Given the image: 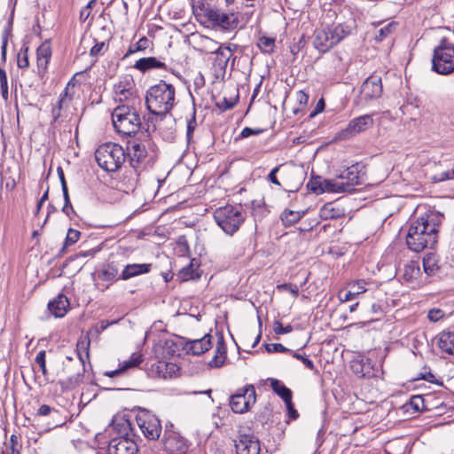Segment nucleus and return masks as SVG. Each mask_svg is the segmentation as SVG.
Masks as SVG:
<instances>
[{"mask_svg":"<svg viewBox=\"0 0 454 454\" xmlns=\"http://www.w3.org/2000/svg\"><path fill=\"white\" fill-rule=\"evenodd\" d=\"M441 217L437 213H426L412 220L406 235L409 249L419 253L427 247H434L437 242Z\"/></svg>","mask_w":454,"mask_h":454,"instance_id":"obj_1","label":"nucleus"},{"mask_svg":"<svg viewBox=\"0 0 454 454\" xmlns=\"http://www.w3.org/2000/svg\"><path fill=\"white\" fill-rule=\"evenodd\" d=\"M176 90L172 84L164 81L151 86L146 91L145 104L151 114L165 115L175 106Z\"/></svg>","mask_w":454,"mask_h":454,"instance_id":"obj_2","label":"nucleus"},{"mask_svg":"<svg viewBox=\"0 0 454 454\" xmlns=\"http://www.w3.org/2000/svg\"><path fill=\"white\" fill-rule=\"evenodd\" d=\"M247 218V214L240 204L225 205L216 208L214 219L222 231L229 236H233Z\"/></svg>","mask_w":454,"mask_h":454,"instance_id":"obj_3","label":"nucleus"},{"mask_svg":"<svg viewBox=\"0 0 454 454\" xmlns=\"http://www.w3.org/2000/svg\"><path fill=\"white\" fill-rule=\"evenodd\" d=\"M98 165L107 172H114L121 168L126 160L124 148L116 143H105L95 152Z\"/></svg>","mask_w":454,"mask_h":454,"instance_id":"obj_4","label":"nucleus"},{"mask_svg":"<svg viewBox=\"0 0 454 454\" xmlns=\"http://www.w3.org/2000/svg\"><path fill=\"white\" fill-rule=\"evenodd\" d=\"M114 129L124 136L135 135L141 127L138 113L129 105H120L112 113Z\"/></svg>","mask_w":454,"mask_h":454,"instance_id":"obj_5","label":"nucleus"},{"mask_svg":"<svg viewBox=\"0 0 454 454\" xmlns=\"http://www.w3.org/2000/svg\"><path fill=\"white\" fill-rule=\"evenodd\" d=\"M204 16L214 27L223 31H233L240 23L238 7L207 8L204 11Z\"/></svg>","mask_w":454,"mask_h":454,"instance_id":"obj_6","label":"nucleus"},{"mask_svg":"<svg viewBox=\"0 0 454 454\" xmlns=\"http://www.w3.org/2000/svg\"><path fill=\"white\" fill-rule=\"evenodd\" d=\"M432 69L440 74H449L454 71V45L443 38L434 48Z\"/></svg>","mask_w":454,"mask_h":454,"instance_id":"obj_7","label":"nucleus"},{"mask_svg":"<svg viewBox=\"0 0 454 454\" xmlns=\"http://www.w3.org/2000/svg\"><path fill=\"white\" fill-rule=\"evenodd\" d=\"M256 394L253 385L239 389L230 398V406L235 413H245L255 403Z\"/></svg>","mask_w":454,"mask_h":454,"instance_id":"obj_8","label":"nucleus"},{"mask_svg":"<svg viewBox=\"0 0 454 454\" xmlns=\"http://www.w3.org/2000/svg\"><path fill=\"white\" fill-rule=\"evenodd\" d=\"M138 427L144 435L150 440L159 438L161 432V425L159 419L145 409H140L136 416Z\"/></svg>","mask_w":454,"mask_h":454,"instance_id":"obj_9","label":"nucleus"},{"mask_svg":"<svg viewBox=\"0 0 454 454\" xmlns=\"http://www.w3.org/2000/svg\"><path fill=\"white\" fill-rule=\"evenodd\" d=\"M373 124L372 117L369 114H364L351 120L348 127L340 130L336 138L340 140L348 139L372 127Z\"/></svg>","mask_w":454,"mask_h":454,"instance_id":"obj_10","label":"nucleus"},{"mask_svg":"<svg viewBox=\"0 0 454 454\" xmlns=\"http://www.w3.org/2000/svg\"><path fill=\"white\" fill-rule=\"evenodd\" d=\"M381 77L378 74L369 76L361 85L360 99L365 102L374 100L382 95Z\"/></svg>","mask_w":454,"mask_h":454,"instance_id":"obj_11","label":"nucleus"},{"mask_svg":"<svg viewBox=\"0 0 454 454\" xmlns=\"http://www.w3.org/2000/svg\"><path fill=\"white\" fill-rule=\"evenodd\" d=\"M138 447L131 435L113 438L108 443L107 454H137Z\"/></svg>","mask_w":454,"mask_h":454,"instance_id":"obj_12","label":"nucleus"},{"mask_svg":"<svg viewBox=\"0 0 454 454\" xmlns=\"http://www.w3.org/2000/svg\"><path fill=\"white\" fill-rule=\"evenodd\" d=\"M402 278L413 289L419 288L427 282V278H423L419 263L416 261H411L403 266Z\"/></svg>","mask_w":454,"mask_h":454,"instance_id":"obj_13","label":"nucleus"},{"mask_svg":"<svg viewBox=\"0 0 454 454\" xmlns=\"http://www.w3.org/2000/svg\"><path fill=\"white\" fill-rule=\"evenodd\" d=\"M128 151L130 165L135 169L143 168L150 157L145 145L138 140L129 141Z\"/></svg>","mask_w":454,"mask_h":454,"instance_id":"obj_14","label":"nucleus"},{"mask_svg":"<svg viewBox=\"0 0 454 454\" xmlns=\"http://www.w3.org/2000/svg\"><path fill=\"white\" fill-rule=\"evenodd\" d=\"M163 446L169 454H186L189 448L187 440L176 432L165 433Z\"/></svg>","mask_w":454,"mask_h":454,"instance_id":"obj_15","label":"nucleus"},{"mask_svg":"<svg viewBox=\"0 0 454 454\" xmlns=\"http://www.w3.org/2000/svg\"><path fill=\"white\" fill-rule=\"evenodd\" d=\"M337 176L340 180L343 181L345 192H349L354 190L356 185L362 184L363 174L361 173L360 166L355 164L341 170Z\"/></svg>","mask_w":454,"mask_h":454,"instance_id":"obj_16","label":"nucleus"},{"mask_svg":"<svg viewBox=\"0 0 454 454\" xmlns=\"http://www.w3.org/2000/svg\"><path fill=\"white\" fill-rule=\"evenodd\" d=\"M356 26V20L351 13H349V17L346 21L338 22L333 26H328L329 30L332 32L335 44L348 36L352 32V30L355 29Z\"/></svg>","mask_w":454,"mask_h":454,"instance_id":"obj_17","label":"nucleus"},{"mask_svg":"<svg viewBox=\"0 0 454 454\" xmlns=\"http://www.w3.org/2000/svg\"><path fill=\"white\" fill-rule=\"evenodd\" d=\"M313 44L320 52H326L335 45L332 32L328 27L315 31Z\"/></svg>","mask_w":454,"mask_h":454,"instance_id":"obj_18","label":"nucleus"},{"mask_svg":"<svg viewBox=\"0 0 454 454\" xmlns=\"http://www.w3.org/2000/svg\"><path fill=\"white\" fill-rule=\"evenodd\" d=\"M114 90L115 100L122 102L136 98L133 90V79L130 76H125L121 81L114 85Z\"/></svg>","mask_w":454,"mask_h":454,"instance_id":"obj_19","label":"nucleus"},{"mask_svg":"<svg viewBox=\"0 0 454 454\" xmlns=\"http://www.w3.org/2000/svg\"><path fill=\"white\" fill-rule=\"evenodd\" d=\"M237 454H260L261 447L258 439L254 435H241L235 443Z\"/></svg>","mask_w":454,"mask_h":454,"instance_id":"obj_20","label":"nucleus"},{"mask_svg":"<svg viewBox=\"0 0 454 454\" xmlns=\"http://www.w3.org/2000/svg\"><path fill=\"white\" fill-rule=\"evenodd\" d=\"M366 285L367 283L364 279L349 283L346 290L339 293L340 300L341 301H348L356 299L359 294H364L367 290Z\"/></svg>","mask_w":454,"mask_h":454,"instance_id":"obj_21","label":"nucleus"},{"mask_svg":"<svg viewBox=\"0 0 454 454\" xmlns=\"http://www.w3.org/2000/svg\"><path fill=\"white\" fill-rule=\"evenodd\" d=\"M212 335L205 334L201 339H196L186 342V348L189 353L200 356L209 350L212 347Z\"/></svg>","mask_w":454,"mask_h":454,"instance_id":"obj_22","label":"nucleus"},{"mask_svg":"<svg viewBox=\"0 0 454 454\" xmlns=\"http://www.w3.org/2000/svg\"><path fill=\"white\" fill-rule=\"evenodd\" d=\"M69 306V300L62 294H59L48 303V309L55 317H63L67 314Z\"/></svg>","mask_w":454,"mask_h":454,"instance_id":"obj_23","label":"nucleus"},{"mask_svg":"<svg viewBox=\"0 0 454 454\" xmlns=\"http://www.w3.org/2000/svg\"><path fill=\"white\" fill-rule=\"evenodd\" d=\"M151 263H131L127 264L122 270L120 279L128 280L143 274H146L151 270Z\"/></svg>","mask_w":454,"mask_h":454,"instance_id":"obj_24","label":"nucleus"},{"mask_svg":"<svg viewBox=\"0 0 454 454\" xmlns=\"http://www.w3.org/2000/svg\"><path fill=\"white\" fill-rule=\"evenodd\" d=\"M435 339L436 345L442 352L454 356V332L442 331Z\"/></svg>","mask_w":454,"mask_h":454,"instance_id":"obj_25","label":"nucleus"},{"mask_svg":"<svg viewBox=\"0 0 454 454\" xmlns=\"http://www.w3.org/2000/svg\"><path fill=\"white\" fill-rule=\"evenodd\" d=\"M237 48L236 44H230L225 46L223 44H220L214 53L215 54V63L219 67L220 69L225 70L227 67L228 62L231 58L233 56V50Z\"/></svg>","mask_w":454,"mask_h":454,"instance_id":"obj_26","label":"nucleus"},{"mask_svg":"<svg viewBox=\"0 0 454 454\" xmlns=\"http://www.w3.org/2000/svg\"><path fill=\"white\" fill-rule=\"evenodd\" d=\"M193 40L196 43L195 49L206 54H214L219 46L216 41L202 35H195Z\"/></svg>","mask_w":454,"mask_h":454,"instance_id":"obj_27","label":"nucleus"},{"mask_svg":"<svg viewBox=\"0 0 454 454\" xmlns=\"http://www.w3.org/2000/svg\"><path fill=\"white\" fill-rule=\"evenodd\" d=\"M111 426L119 436L133 435L131 422L125 415L114 417Z\"/></svg>","mask_w":454,"mask_h":454,"instance_id":"obj_28","label":"nucleus"},{"mask_svg":"<svg viewBox=\"0 0 454 454\" xmlns=\"http://www.w3.org/2000/svg\"><path fill=\"white\" fill-rule=\"evenodd\" d=\"M200 263L196 259H192L186 266L183 267L177 276L181 281L198 279L200 277L199 272Z\"/></svg>","mask_w":454,"mask_h":454,"instance_id":"obj_29","label":"nucleus"},{"mask_svg":"<svg viewBox=\"0 0 454 454\" xmlns=\"http://www.w3.org/2000/svg\"><path fill=\"white\" fill-rule=\"evenodd\" d=\"M226 359V346L223 336L221 335L217 340L215 355L213 358L208 362V365L211 368H219L223 365Z\"/></svg>","mask_w":454,"mask_h":454,"instance_id":"obj_30","label":"nucleus"},{"mask_svg":"<svg viewBox=\"0 0 454 454\" xmlns=\"http://www.w3.org/2000/svg\"><path fill=\"white\" fill-rule=\"evenodd\" d=\"M268 380L270 381L273 392L278 395L284 403L292 399L293 394L291 389L286 387L282 381L274 378H270Z\"/></svg>","mask_w":454,"mask_h":454,"instance_id":"obj_31","label":"nucleus"},{"mask_svg":"<svg viewBox=\"0 0 454 454\" xmlns=\"http://www.w3.org/2000/svg\"><path fill=\"white\" fill-rule=\"evenodd\" d=\"M134 67L143 73L153 68H163L165 64L154 57L139 59L134 65Z\"/></svg>","mask_w":454,"mask_h":454,"instance_id":"obj_32","label":"nucleus"},{"mask_svg":"<svg viewBox=\"0 0 454 454\" xmlns=\"http://www.w3.org/2000/svg\"><path fill=\"white\" fill-rule=\"evenodd\" d=\"M37 66L39 68L45 69L51 57V49L49 43H42L36 51Z\"/></svg>","mask_w":454,"mask_h":454,"instance_id":"obj_33","label":"nucleus"},{"mask_svg":"<svg viewBox=\"0 0 454 454\" xmlns=\"http://www.w3.org/2000/svg\"><path fill=\"white\" fill-rule=\"evenodd\" d=\"M177 371L178 367L176 366V364L173 363L160 361L156 364V372H158L160 377H162L164 379L168 377L172 378L173 376H176Z\"/></svg>","mask_w":454,"mask_h":454,"instance_id":"obj_34","label":"nucleus"},{"mask_svg":"<svg viewBox=\"0 0 454 454\" xmlns=\"http://www.w3.org/2000/svg\"><path fill=\"white\" fill-rule=\"evenodd\" d=\"M90 344L89 337L81 338L76 344L77 356L83 365L90 356Z\"/></svg>","mask_w":454,"mask_h":454,"instance_id":"obj_35","label":"nucleus"},{"mask_svg":"<svg viewBox=\"0 0 454 454\" xmlns=\"http://www.w3.org/2000/svg\"><path fill=\"white\" fill-rule=\"evenodd\" d=\"M342 193L346 192L344 190L343 181L340 180L338 176L333 179H325L324 182V193Z\"/></svg>","mask_w":454,"mask_h":454,"instance_id":"obj_36","label":"nucleus"},{"mask_svg":"<svg viewBox=\"0 0 454 454\" xmlns=\"http://www.w3.org/2000/svg\"><path fill=\"white\" fill-rule=\"evenodd\" d=\"M424 271L427 276H433L439 270L438 261L433 254H427L423 259Z\"/></svg>","mask_w":454,"mask_h":454,"instance_id":"obj_37","label":"nucleus"},{"mask_svg":"<svg viewBox=\"0 0 454 454\" xmlns=\"http://www.w3.org/2000/svg\"><path fill=\"white\" fill-rule=\"evenodd\" d=\"M304 215V212L286 209L281 214V220L286 226H290L297 223Z\"/></svg>","mask_w":454,"mask_h":454,"instance_id":"obj_38","label":"nucleus"},{"mask_svg":"<svg viewBox=\"0 0 454 454\" xmlns=\"http://www.w3.org/2000/svg\"><path fill=\"white\" fill-rule=\"evenodd\" d=\"M340 209L334 208L332 203H327L320 209V217L324 220L337 219L341 216Z\"/></svg>","mask_w":454,"mask_h":454,"instance_id":"obj_39","label":"nucleus"},{"mask_svg":"<svg viewBox=\"0 0 454 454\" xmlns=\"http://www.w3.org/2000/svg\"><path fill=\"white\" fill-rule=\"evenodd\" d=\"M396 23L389 22L384 25L383 27H380L376 31L375 39L377 41H383L384 39H386L394 33V31L396 29Z\"/></svg>","mask_w":454,"mask_h":454,"instance_id":"obj_40","label":"nucleus"},{"mask_svg":"<svg viewBox=\"0 0 454 454\" xmlns=\"http://www.w3.org/2000/svg\"><path fill=\"white\" fill-rule=\"evenodd\" d=\"M142 361L143 356L141 354L133 353L128 360L121 363L119 365L123 373L128 369L137 367L142 363Z\"/></svg>","mask_w":454,"mask_h":454,"instance_id":"obj_41","label":"nucleus"},{"mask_svg":"<svg viewBox=\"0 0 454 454\" xmlns=\"http://www.w3.org/2000/svg\"><path fill=\"white\" fill-rule=\"evenodd\" d=\"M324 182L325 178L319 176H312L309 181L307 186L314 193L322 194L324 193Z\"/></svg>","mask_w":454,"mask_h":454,"instance_id":"obj_42","label":"nucleus"},{"mask_svg":"<svg viewBox=\"0 0 454 454\" xmlns=\"http://www.w3.org/2000/svg\"><path fill=\"white\" fill-rule=\"evenodd\" d=\"M81 232L74 229H69L67 233L65 243L59 251V254L65 253L67 247L74 245L80 239Z\"/></svg>","mask_w":454,"mask_h":454,"instance_id":"obj_43","label":"nucleus"},{"mask_svg":"<svg viewBox=\"0 0 454 454\" xmlns=\"http://www.w3.org/2000/svg\"><path fill=\"white\" fill-rule=\"evenodd\" d=\"M118 275L117 268L113 264H108L98 274V277L104 281H112Z\"/></svg>","mask_w":454,"mask_h":454,"instance_id":"obj_44","label":"nucleus"},{"mask_svg":"<svg viewBox=\"0 0 454 454\" xmlns=\"http://www.w3.org/2000/svg\"><path fill=\"white\" fill-rule=\"evenodd\" d=\"M149 40L146 37L140 38L136 43L129 46L128 51L125 54V57H128L133 53L137 51H145L148 48Z\"/></svg>","mask_w":454,"mask_h":454,"instance_id":"obj_45","label":"nucleus"},{"mask_svg":"<svg viewBox=\"0 0 454 454\" xmlns=\"http://www.w3.org/2000/svg\"><path fill=\"white\" fill-rule=\"evenodd\" d=\"M275 46V40L270 37L262 36L259 39L258 47L262 51L270 53L273 51Z\"/></svg>","mask_w":454,"mask_h":454,"instance_id":"obj_46","label":"nucleus"},{"mask_svg":"<svg viewBox=\"0 0 454 454\" xmlns=\"http://www.w3.org/2000/svg\"><path fill=\"white\" fill-rule=\"evenodd\" d=\"M266 211L267 210H266L265 207L262 204H261L260 202H256V201L252 202L251 214L254 215V221L262 219V216L265 215Z\"/></svg>","mask_w":454,"mask_h":454,"instance_id":"obj_47","label":"nucleus"},{"mask_svg":"<svg viewBox=\"0 0 454 454\" xmlns=\"http://www.w3.org/2000/svg\"><path fill=\"white\" fill-rule=\"evenodd\" d=\"M197 127V121H196V113L195 110H193L191 119L187 122V129H186V138L187 141L190 142L192 134Z\"/></svg>","mask_w":454,"mask_h":454,"instance_id":"obj_48","label":"nucleus"},{"mask_svg":"<svg viewBox=\"0 0 454 454\" xmlns=\"http://www.w3.org/2000/svg\"><path fill=\"white\" fill-rule=\"evenodd\" d=\"M69 104L66 99L59 98L57 106L52 108V116L55 121L61 116V111L67 108Z\"/></svg>","mask_w":454,"mask_h":454,"instance_id":"obj_49","label":"nucleus"},{"mask_svg":"<svg viewBox=\"0 0 454 454\" xmlns=\"http://www.w3.org/2000/svg\"><path fill=\"white\" fill-rule=\"evenodd\" d=\"M265 348H266L267 352H269V353H274V352L291 353V352H293L291 349L286 348L285 346H283L280 343L265 344Z\"/></svg>","mask_w":454,"mask_h":454,"instance_id":"obj_50","label":"nucleus"},{"mask_svg":"<svg viewBox=\"0 0 454 454\" xmlns=\"http://www.w3.org/2000/svg\"><path fill=\"white\" fill-rule=\"evenodd\" d=\"M45 356L46 352L44 350H41L37 353L35 359V363L39 365L43 375H46L47 373Z\"/></svg>","mask_w":454,"mask_h":454,"instance_id":"obj_51","label":"nucleus"},{"mask_svg":"<svg viewBox=\"0 0 454 454\" xmlns=\"http://www.w3.org/2000/svg\"><path fill=\"white\" fill-rule=\"evenodd\" d=\"M273 331L276 334H286L291 333L293 331V327L290 325L283 326L280 321H275L273 325Z\"/></svg>","mask_w":454,"mask_h":454,"instance_id":"obj_52","label":"nucleus"},{"mask_svg":"<svg viewBox=\"0 0 454 454\" xmlns=\"http://www.w3.org/2000/svg\"><path fill=\"white\" fill-rule=\"evenodd\" d=\"M444 317V312L440 309H432L428 311L427 317L431 322H437Z\"/></svg>","mask_w":454,"mask_h":454,"instance_id":"obj_53","label":"nucleus"},{"mask_svg":"<svg viewBox=\"0 0 454 454\" xmlns=\"http://www.w3.org/2000/svg\"><path fill=\"white\" fill-rule=\"evenodd\" d=\"M293 354V356L295 357L296 359L300 360L302 362V364L309 370H314L315 369V365H314V363L312 360L309 359L308 357H305L304 356L299 354V353H296V352H291Z\"/></svg>","mask_w":454,"mask_h":454,"instance_id":"obj_54","label":"nucleus"},{"mask_svg":"<svg viewBox=\"0 0 454 454\" xmlns=\"http://www.w3.org/2000/svg\"><path fill=\"white\" fill-rule=\"evenodd\" d=\"M262 132V129H252L249 127H246L242 129L239 137L241 138H247L251 136H257Z\"/></svg>","mask_w":454,"mask_h":454,"instance_id":"obj_55","label":"nucleus"},{"mask_svg":"<svg viewBox=\"0 0 454 454\" xmlns=\"http://www.w3.org/2000/svg\"><path fill=\"white\" fill-rule=\"evenodd\" d=\"M62 188V191H63V196H64V200H65V205L62 208V211L66 214H68L67 212V208L70 206V209L72 210V212L74 211L73 210V207L71 206V203H70V200H69V195H68V190H67V183L66 182H63V186L61 187Z\"/></svg>","mask_w":454,"mask_h":454,"instance_id":"obj_56","label":"nucleus"},{"mask_svg":"<svg viewBox=\"0 0 454 454\" xmlns=\"http://www.w3.org/2000/svg\"><path fill=\"white\" fill-rule=\"evenodd\" d=\"M73 87H74V85H71V82H69L67 84L64 91L60 94L59 98L66 99V101L70 103L73 99V92L71 91Z\"/></svg>","mask_w":454,"mask_h":454,"instance_id":"obj_57","label":"nucleus"},{"mask_svg":"<svg viewBox=\"0 0 454 454\" xmlns=\"http://www.w3.org/2000/svg\"><path fill=\"white\" fill-rule=\"evenodd\" d=\"M8 35H9V31L7 29H5L2 35V46H1V54H2V59L4 61H5V58H6Z\"/></svg>","mask_w":454,"mask_h":454,"instance_id":"obj_58","label":"nucleus"},{"mask_svg":"<svg viewBox=\"0 0 454 454\" xmlns=\"http://www.w3.org/2000/svg\"><path fill=\"white\" fill-rule=\"evenodd\" d=\"M290 419H296L299 417L298 411L294 409L292 399L285 403Z\"/></svg>","mask_w":454,"mask_h":454,"instance_id":"obj_59","label":"nucleus"},{"mask_svg":"<svg viewBox=\"0 0 454 454\" xmlns=\"http://www.w3.org/2000/svg\"><path fill=\"white\" fill-rule=\"evenodd\" d=\"M106 47V43L104 42H97L94 46L90 49V54L92 57H97L102 53V51Z\"/></svg>","mask_w":454,"mask_h":454,"instance_id":"obj_60","label":"nucleus"},{"mask_svg":"<svg viewBox=\"0 0 454 454\" xmlns=\"http://www.w3.org/2000/svg\"><path fill=\"white\" fill-rule=\"evenodd\" d=\"M424 400L421 395H414L411 398L410 405L415 410L419 411L420 406H423Z\"/></svg>","mask_w":454,"mask_h":454,"instance_id":"obj_61","label":"nucleus"},{"mask_svg":"<svg viewBox=\"0 0 454 454\" xmlns=\"http://www.w3.org/2000/svg\"><path fill=\"white\" fill-rule=\"evenodd\" d=\"M96 0H90L81 11L80 17L82 20H85L90 14V9L92 5L95 4Z\"/></svg>","mask_w":454,"mask_h":454,"instance_id":"obj_62","label":"nucleus"},{"mask_svg":"<svg viewBox=\"0 0 454 454\" xmlns=\"http://www.w3.org/2000/svg\"><path fill=\"white\" fill-rule=\"evenodd\" d=\"M18 67L21 69H26L29 67L28 57L25 52L23 55L19 54L18 56Z\"/></svg>","mask_w":454,"mask_h":454,"instance_id":"obj_63","label":"nucleus"},{"mask_svg":"<svg viewBox=\"0 0 454 454\" xmlns=\"http://www.w3.org/2000/svg\"><path fill=\"white\" fill-rule=\"evenodd\" d=\"M279 168H280V166H277V167H275L273 169H271V171H270V174L268 175V180H269L270 182H271L272 184H277V185H278V186L280 185V183H279V181L278 180V178H277L276 175H277V173L278 172Z\"/></svg>","mask_w":454,"mask_h":454,"instance_id":"obj_64","label":"nucleus"}]
</instances>
